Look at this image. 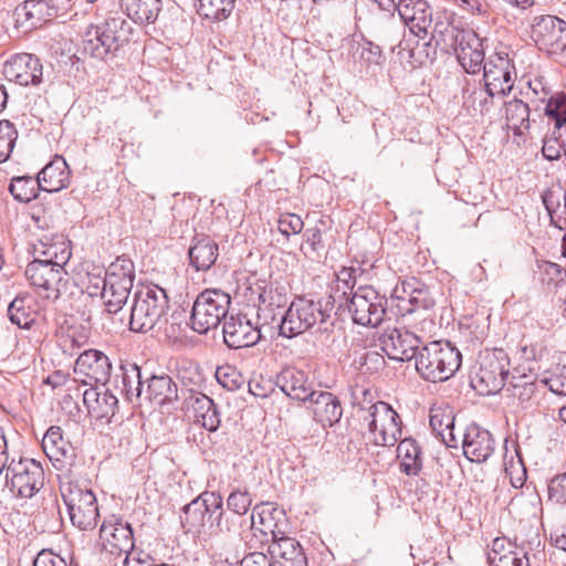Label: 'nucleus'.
I'll use <instances>...</instances> for the list:
<instances>
[{
  "label": "nucleus",
  "instance_id": "393cba45",
  "mask_svg": "<svg viewBox=\"0 0 566 566\" xmlns=\"http://www.w3.org/2000/svg\"><path fill=\"white\" fill-rule=\"evenodd\" d=\"M495 450V439L485 428L475 422L470 423L463 433V455L475 463H484Z\"/></svg>",
  "mask_w": 566,
  "mask_h": 566
},
{
  "label": "nucleus",
  "instance_id": "39448f33",
  "mask_svg": "<svg viewBox=\"0 0 566 566\" xmlns=\"http://www.w3.org/2000/svg\"><path fill=\"white\" fill-rule=\"evenodd\" d=\"M169 297L165 289L147 285L137 289L133 295L129 315V329L134 333H148L167 313Z\"/></svg>",
  "mask_w": 566,
  "mask_h": 566
},
{
  "label": "nucleus",
  "instance_id": "052dcab7",
  "mask_svg": "<svg viewBox=\"0 0 566 566\" xmlns=\"http://www.w3.org/2000/svg\"><path fill=\"white\" fill-rule=\"evenodd\" d=\"M358 48L360 49L359 57L367 64L380 65L385 62V55L381 48L361 35L358 41Z\"/></svg>",
  "mask_w": 566,
  "mask_h": 566
},
{
  "label": "nucleus",
  "instance_id": "423d86ee",
  "mask_svg": "<svg viewBox=\"0 0 566 566\" xmlns=\"http://www.w3.org/2000/svg\"><path fill=\"white\" fill-rule=\"evenodd\" d=\"M60 493L66 506L70 521L81 531L94 530L99 520L98 503L95 493L71 480L60 481Z\"/></svg>",
  "mask_w": 566,
  "mask_h": 566
},
{
  "label": "nucleus",
  "instance_id": "680f3d73",
  "mask_svg": "<svg viewBox=\"0 0 566 566\" xmlns=\"http://www.w3.org/2000/svg\"><path fill=\"white\" fill-rule=\"evenodd\" d=\"M260 305L270 307H283L287 302V294L284 286H270L259 295ZM261 310V306L259 307Z\"/></svg>",
  "mask_w": 566,
  "mask_h": 566
},
{
  "label": "nucleus",
  "instance_id": "6e6d98bb",
  "mask_svg": "<svg viewBox=\"0 0 566 566\" xmlns=\"http://www.w3.org/2000/svg\"><path fill=\"white\" fill-rule=\"evenodd\" d=\"M248 521L247 516L223 509L214 533L235 534L248 525Z\"/></svg>",
  "mask_w": 566,
  "mask_h": 566
},
{
  "label": "nucleus",
  "instance_id": "79ce46f5",
  "mask_svg": "<svg viewBox=\"0 0 566 566\" xmlns=\"http://www.w3.org/2000/svg\"><path fill=\"white\" fill-rule=\"evenodd\" d=\"M35 302L29 294H20L8 306L10 322L20 328H30L36 318Z\"/></svg>",
  "mask_w": 566,
  "mask_h": 566
},
{
  "label": "nucleus",
  "instance_id": "864d4df0",
  "mask_svg": "<svg viewBox=\"0 0 566 566\" xmlns=\"http://www.w3.org/2000/svg\"><path fill=\"white\" fill-rule=\"evenodd\" d=\"M18 130L8 119L0 120V164L7 161L14 148Z\"/></svg>",
  "mask_w": 566,
  "mask_h": 566
},
{
  "label": "nucleus",
  "instance_id": "72a5a7b5",
  "mask_svg": "<svg viewBox=\"0 0 566 566\" xmlns=\"http://www.w3.org/2000/svg\"><path fill=\"white\" fill-rule=\"evenodd\" d=\"M36 258L33 261H41L64 266L71 258V248L63 234H56L53 238L43 235L34 248Z\"/></svg>",
  "mask_w": 566,
  "mask_h": 566
},
{
  "label": "nucleus",
  "instance_id": "a19ab883",
  "mask_svg": "<svg viewBox=\"0 0 566 566\" xmlns=\"http://www.w3.org/2000/svg\"><path fill=\"white\" fill-rule=\"evenodd\" d=\"M397 457L400 459L399 469L406 475L416 476L422 470V450L415 439L400 438Z\"/></svg>",
  "mask_w": 566,
  "mask_h": 566
},
{
  "label": "nucleus",
  "instance_id": "412c9836",
  "mask_svg": "<svg viewBox=\"0 0 566 566\" xmlns=\"http://www.w3.org/2000/svg\"><path fill=\"white\" fill-rule=\"evenodd\" d=\"M184 397L182 409L192 419L193 423L199 424L209 432H216L221 423L218 405L207 395L187 390Z\"/></svg>",
  "mask_w": 566,
  "mask_h": 566
},
{
  "label": "nucleus",
  "instance_id": "5fc2aeb1",
  "mask_svg": "<svg viewBox=\"0 0 566 566\" xmlns=\"http://www.w3.org/2000/svg\"><path fill=\"white\" fill-rule=\"evenodd\" d=\"M532 549L531 543H523L514 551H507L506 555L499 556L490 566H531L528 553Z\"/></svg>",
  "mask_w": 566,
  "mask_h": 566
},
{
  "label": "nucleus",
  "instance_id": "603ef678",
  "mask_svg": "<svg viewBox=\"0 0 566 566\" xmlns=\"http://www.w3.org/2000/svg\"><path fill=\"white\" fill-rule=\"evenodd\" d=\"M107 276L118 277L119 280L129 282V286H134L135 264L130 258L123 254L117 256L105 270Z\"/></svg>",
  "mask_w": 566,
  "mask_h": 566
},
{
  "label": "nucleus",
  "instance_id": "4468645a",
  "mask_svg": "<svg viewBox=\"0 0 566 566\" xmlns=\"http://www.w3.org/2000/svg\"><path fill=\"white\" fill-rule=\"evenodd\" d=\"M447 32L450 38V46L453 49L461 66L468 73H479L485 60L484 40L473 30L452 27Z\"/></svg>",
  "mask_w": 566,
  "mask_h": 566
},
{
  "label": "nucleus",
  "instance_id": "ea45409f",
  "mask_svg": "<svg viewBox=\"0 0 566 566\" xmlns=\"http://www.w3.org/2000/svg\"><path fill=\"white\" fill-rule=\"evenodd\" d=\"M128 18L140 24L155 23L161 11V0H119Z\"/></svg>",
  "mask_w": 566,
  "mask_h": 566
},
{
  "label": "nucleus",
  "instance_id": "e2e57ef3",
  "mask_svg": "<svg viewBox=\"0 0 566 566\" xmlns=\"http://www.w3.org/2000/svg\"><path fill=\"white\" fill-rule=\"evenodd\" d=\"M548 500L566 505V472L556 474L547 483Z\"/></svg>",
  "mask_w": 566,
  "mask_h": 566
},
{
  "label": "nucleus",
  "instance_id": "c9c22d12",
  "mask_svg": "<svg viewBox=\"0 0 566 566\" xmlns=\"http://www.w3.org/2000/svg\"><path fill=\"white\" fill-rule=\"evenodd\" d=\"M251 514H254L256 523L271 535V543L277 542L289 533V521L284 510L261 504L255 505Z\"/></svg>",
  "mask_w": 566,
  "mask_h": 566
},
{
  "label": "nucleus",
  "instance_id": "3c124183",
  "mask_svg": "<svg viewBox=\"0 0 566 566\" xmlns=\"http://www.w3.org/2000/svg\"><path fill=\"white\" fill-rule=\"evenodd\" d=\"M333 220L328 217H321L312 227L306 228L303 233L304 241L313 252L325 249V237L332 230Z\"/></svg>",
  "mask_w": 566,
  "mask_h": 566
},
{
  "label": "nucleus",
  "instance_id": "b1692460",
  "mask_svg": "<svg viewBox=\"0 0 566 566\" xmlns=\"http://www.w3.org/2000/svg\"><path fill=\"white\" fill-rule=\"evenodd\" d=\"M83 402L88 415L102 423H119L118 398L108 389L101 390L97 386L90 387L83 392Z\"/></svg>",
  "mask_w": 566,
  "mask_h": 566
},
{
  "label": "nucleus",
  "instance_id": "13d9d810",
  "mask_svg": "<svg viewBox=\"0 0 566 566\" xmlns=\"http://www.w3.org/2000/svg\"><path fill=\"white\" fill-rule=\"evenodd\" d=\"M218 382L226 389L234 391L244 382L242 374L232 365L226 364L216 369Z\"/></svg>",
  "mask_w": 566,
  "mask_h": 566
},
{
  "label": "nucleus",
  "instance_id": "7ed1b4c3",
  "mask_svg": "<svg viewBox=\"0 0 566 566\" xmlns=\"http://www.w3.org/2000/svg\"><path fill=\"white\" fill-rule=\"evenodd\" d=\"M462 354L449 340H434L422 345L416 357L418 375L426 381L443 382L460 369Z\"/></svg>",
  "mask_w": 566,
  "mask_h": 566
},
{
  "label": "nucleus",
  "instance_id": "2f4dec72",
  "mask_svg": "<svg viewBox=\"0 0 566 566\" xmlns=\"http://www.w3.org/2000/svg\"><path fill=\"white\" fill-rule=\"evenodd\" d=\"M219 256L218 243L205 233H196L188 249L189 265L197 272H206L214 265Z\"/></svg>",
  "mask_w": 566,
  "mask_h": 566
},
{
  "label": "nucleus",
  "instance_id": "cd10ccee",
  "mask_svg": "<svg viewBox=\"0 0 566 566\" xmlns=\"http://www.w3.org/2000/svg\"><path fill=\"white\" fill-rule=\"evenodd\" d=\"M59 9L53 0H25L13 11L17 24L28 23L39 28L57 15Z\"/></svg>",
  "mask_w": 566,
  "mask_h": 566
},
{
  "label": "nucleus",
  "instance_id": "69168bd1",
  "mask_svg": "<svg viewBox=\"0 0 566 566\" xmlns=\"http://www.w3.org/2000/svg\"><path fill=\"white\" fill-rule=\"evenodd\" d=\"M541 198L549 216L553 213V210L563 205L562 201H566V191L562 188L560 185H556L544 190Z\"/></svg>",
  "mask_w": 566,
  "mask_h": 566
},
{
  "label": "nucleus",
  "instance_id": "c03bdc74",
  "mask_svg": "<svg viewBox=\"0 0 566 566\" xmlns=\"http://www.w3.org/2000/svg\"><path fill=\"white\" fill-rule=\"evenodd\" d=\"M459 332L461 337L474 348L488 337V319L480 314L465 315L459 321Z\"/></svg>",
  "mask_w": 566,
  "mask_h": 566
},
{
  "label": "nucleus",
  "instance_id": "bb28decb",
  "mask_svg": "<svg viewBox=\"0 0 566 566\" xmlns=\"http://www.w3.org/2000/svg\"><path fill=\"white\" fill-rule=\"evenodd\" d=\"M509 388L511 396L517 399L520 406L524 409L535 405L539 391V375L533 376L532 369L518 365L512 369L509 378Z\"/></svg>",
  "mask_w": 566,
  "mask_h": 566
},
{
  "label": "nucleus",
  "instance_id": "dca6fc26",
  "mask_svg": "<svg viewBox=\"0 0 566 566\" xmlns=\"http://www.w3.org/2000/svg\"><path fill=\"white\" fill-rule=\"evenodd\" d=\"M516 78V70L507 48L502 46L491 54L483 64V81L490 90L500 91L502 96L511 93Z\"/></svg>",
  "mask_w": 566,
  "mask_h": 566
},
{
  "label": "nucleus",
  "instance_id": "9b49d317",
  "mask_svg": "<svg viewBox=\"0 0 566 566\" xmlns=\"http://www.w3.org/2000/svg\"><path fill=\"white\" fill-rule=\"evenodd\" d=\"M352 321L364 327H378L387 317L388 300L373 286H359L346 300Z\"/></svg>",
  "mask_w": 566,
  "mask_h": 566
},
{
  "label": "nucleus",
  "instance_id": "4be33fe9",
  "mask_svg": "<svg viewBox=\"0 0 566 566\" xmlns=\"http://www.w3.org/2000/svg\"><path fill=\"white\" fill-rule=\"evenodd\" d=\"M4 78L21 86L42 83L43 66L40 59L31 53H17L6 61L2 69Z\"/></svg>",
  "mask_w": 566,
  "mask_h": 566
},
{
  "label": "nucleus",
  "instance_id": "a211bd4d",
  "mask_svg": "<svg viewBox=\"0 0 566 566\" xmlns=\"http://www.w3.org/2000/svg\"><path fill=\"white\" fill-rule=\"evenodd\" d=\"M531 27V36L541 51L557 54L566 50V21L563 19L552 14L537 15Z\"/></svg>",
  "mask_w": 566,
  "mask_h": 566
},
{
  "label": "nucleus",
  "instance_id": "20e7f679",
  "mask_svg": "<svg viewBox=\"0 0 566 566\" xmlns=\"http://www.w3.org/2000/svg\"><path fill=\"white\" fill-rule=\"evenodd\" d=\"M511 358L503 348H485L479 353L470 374V385L480 396L499 394L511 377Z\"/></svg>",
  "mask_w": 566,
  "mask_h": 566
},
{
  "label": "nucleus",
  "instance_id": "f3484780",
  "mask_svg": "<svg viewBox=\"0 0 566 566\" xmlns=\"http://www.w3.org/2000/svg\"><path fill=\"white\" fill-rule=\"evenodd\" d=\"M72 382L85 386H105L112 374V363L109 358L98 349H87L80 354L75 360Z\"/></svg>",
  "mask_w": 566,
  "mask_h": 566
},
{
  "label": "nucleus",
  "instance_id": "aec40b11",
  "mask_svg": "<svg viewBox=\"0 0 566 566\" xmlns=\"http://www.w3.org/2000/svg\"><path fill=\"white\" fill-rule=\"evenodd\" d=\"M223 343L230 349H242L256 345L261 337V331L254 325L247 314H230L223 322Z\"/></svg>",
  "mask_w": 566,
  "mask_h": 566
},
{
  "label": "nucleus",
  "instance_id": "2eb2a0df",
  "mask_svg": "<svg viewBox=\"0 0 566 566\" xmlns=\"http://www.w3.org/2000/svg\"><path fill=\"white\" fill-rule=\"evenodd\" d=\"M29 283L36 289L38 294L46 300L55 301L61 295V289L67 284V275L64 266L32 261L24 271Z\"/></svg>",
  "mask_w": 566,
  "mask_h": 566
},
{
  "label": "nucleus",
  "instance_id": "37998d69",
  "mask_svg": "<svg viewBox=\"0 0 566 566\" xmlns=\"http://www.w3.org/2000/svg\"><path fill=\"white\" fill-rule=\"evenodd\" d=\"M133 286L129 282L106 275V287L103 300L107 313L116 314L126 304Z\"/></svg>",
  "mask_w": 566,
  "mask_h": 566
},
{
  "label": "nucleus",
  "instance_id": "f03ea898",
  "mask_svg": "<svg viewBox=\"0 0 566 566\" xmlns=\"http://www.w3.org/2000/svg\"><path fill=\"white\" fill-rule=\"evenodd\" d=\"M334 298H308L304 295L296 296L281 317L279 334L282 337L293 338L301 335L316 324L319 329L328 332L334 323L328 324L331 313L334 310Z\"/></svg>",
  "mask_w": 566,
  "mask_h": 566
},
{
  "label": "nucleus",
  "instance_id": "ddd939ff",
  "mask_svg": "<svg viewBox=\"0 0 566 566\" xmlns=\"http://www.w3.org/2000/svg\"><path fill=\"white\" fill-rule=\"evenodd\" d=\"M102 552L114 558L132 554L135 548L134 530L119 515L106 517L99 527Z\"/></svg>",
  "mask_w": 566,
  "mask_h": 566
},
{
  "label": "nucleus",
  "instance_id": "a18cd8bd",
  "mask_svg": "<svg viewBox=\"0 0 566 566\" xmlns=\"http://www.w3.org/2000/svg\"><path fill=\"white\" fill-rule=\"evenodd\" d=\"M9 191L17 201L28 203L39 196L42 187L36 176H15L10 181Z\"/></svg>",
  "mask_w": 566,
  "mask_h": 566
},
{
  "label": "nucleus",
  "instance_id": "473e14b6",
  "mask_svg": "<svg viewBox=\"0 0 566 566\" xmlns=\"http://www.w3.org/2000/svg\"><path fill=\"white\" fill-rule=\"evenodd\" d=\"M455 416L449 405H434L430 408L429 424L432 432L448 448H458V439L454 434Z\"/></svg>",
  "mask_w": 566,
  "mask_h": 566
},
{
  "label": "nucleus",
  "instance_id": "0eeeda50",
  "mask_svg": "<svg viewBox=\"0 0 566 566\" xmlns=\"http://www.w3.org/2000/svg\"><path fill=\"white\" fill-rule=\"evenodd\" d=\"M223 509L219 492L203 491L182 507L181 526L186 533H214Z\"/></svg>",
  "mask_w": 566,
  "mask_h": 566
},
{
  "label": "nucleus",
  "instance_id": "c756f323",
  "mask_svg": "<svg viewBox=\"0 0 566 566\" xmlns=\"http://www.w3.org/2000/svg\"><path fill=\"white\" fill-rule=\"evenodd\" d=\"M307 402L314 420L323 427H333L343 416L340 400L333 392L317 390Z\"/></svg>",
  "mask_w": 566,
  "mask_h": 566
},
{
  "label": "nucleus",
  "instance_id": "a878e982",
  "mask_svg": "<svg viewBox=\"0 0 566 566\" xmlns=\"http://www.w3.org/2000/svg\"><path fill=\"white\" fill-rule=\"evenodd\" d=\"M409 30L423 39L432 23V9L426 0H399L396 8Z\"/></svg>",
  "mask_w": 566,
  "mask_h": 566
},
{
  "label": "nucleus",
  "instance_id": "1a4fd4ad",
  "mask_svg": "<svg viewBox=\"0 0 566 566\" xmlns=\"http://www.w3.org/2000/svg\"><path fill=\"white\" fill-rule=\"evenodd\" d=\"M401 287L407 297H398V314L402 317L415 316V321L429 319L433 323L438 294L436 286H430L411 276L401 282Z\"/></svg>",
  "mask_w": 566,
  "mask_h": 566
},
{
  "label": "nucleus",
  "instance_id": "f257e3e1",
  "mask_svg": "<svg viewBox=\"0 0 566 566\" xmlns=\"http://www.w3.org/2000/svg\"><path fill=\"white\" fill-rule=\"evenodd\" d=\"M134 28L122 14H109L104 21L91 25L82 43L84 54L108 61L124 53L132 42Z\"/></svg>",
  "mask_w": 566,
  "mask_h": 566
},
{
  "label": "nucleus",
  "instance_id": "58836bf2",
  "mask_svg": "<svg viewBox=\"0 0 566 566\" xmlns=\"http://www.w3.org/2000/svg\"><path fill=\"white\" fill-rule=\"evenodd\" d=\"M120 391L126 400L133 402L144 398L146 377H144L142 368L135 363H126L120 365Z\"/></svg>",
  "mask_w": 566,
  "mask_h": 566
},
{
  "label": "nucleus",
  "instance_id": "f704fd0d",
  "mask_svg": "<svg viewBox=\"0 0 566 566\" xmlns=\"http://www.w3.org/2000/svg\"><path fill=\"white\" fill-rule=\"evenodd\" d=\"M71 171L62 156L55 155L36 175L42 191L57 192L69 186Z\"/></svg>",
  "mask_w": 566,
  "mask_h": 566
},
{
  "label": "nucleus",
  "instance_id": "f8f14e48",
  "mask_svg": "<svg viewBox=\"0 0 566 566\" xmlns=\"http://www.w3.org/2000/svg\"><path fill=\"white\" fill-rule=\"evenodd\" d=\"M6 470V486L15 497L31 499L44 486V470L34 459H11Z\"/></svg>",
  "mask_w": 566,
  "mask_h": 566
},
{
  "label": "nucleus",
  "instance_id": "bf43d9fd",
  "mask_svg": "<svg viewBox=\"0 0 566 566\" xmlns=\"http://www.w3.org/2000/svg\"><path fill=\"white\" fill-rule=\"evenodd\" d=\"M251 505L252 495L247 489L241 490L239 488H235L230 492V494L227 497L228 511L235 512L241 516H247Z\"/></svg>",
  "mask_w": 566,
  "mask_h": 566
},
{
  "label": "nucleus",
  "instance_id": "4c0bfd02",
  "mask_svg": "<svg viewBox=\"0 0 566 566\" xmlns=\"http://www.w3.org/2000/svg\"><path fill=\"white\" fill-rule=\"evenodd\" d=\"M530 106L518 98L505 103V115L507 126L513 130L515 137H518L517 145L526 142L525 133L531 127Z\"/></svg>",
  "mask_w": 566,
  "mask_h": 566
},
{
  "label": "nucleus",
  "instance_id": "09e8293b",
  "mask_svg": "<svg viewBox=\"0 0 566 566\" xmlns=\"http://www.w3.org/2000/svg\"><path fill=\"white\" fill-rule=\"evenodd\" d=\"M539 382L557 396H566V361H557L539 374Z\"/></svg>",
  "mask_w": 566,
  "mask_h": 566
},
{
  "label": "nucleus",
  "instance_id": "49530a36",
  "mask_svg": "<svg viewBox=\"0 0 566 566\" xmlns=\"http://www.w3.org/2000/svg\"><path fill=\"white\" fill-rule=\"evenodd\" d=\"M491 85L475 86L464 96V104L479 112L482 116L489 114L494 107V97L502 96L500 91H491Z\"/></svg>",
  "mask_w": 566,
  "mask_h": 566
},
{
  "label": "nucleus",
  "instance_id": "338daca9",
  "mask_svg": "<svg viewBox=\"0 0 566 566\" xmlns=\"http://www.w3.org/2000/svg\"><path fill=\"white\" fill-rule=\"evenodd\" d=\"M249 522L252 537L247 542V545L250 548L263 547L265 545L269 546L271 544V535L256 523L254 514H250Z\"/></svg>",
  "mask_w": 566,
  "mask_h": 566
},
{
  "label": "nucleus",
  "instance_id": "6ab92c4d",
  "mask_svg": "<svg viewBox=\"0 0 566 566\" xmlns=\"http://www.w3.org/2000/svg\"><path fill=\"white\" fill-rule=\"evenodd\" d=\"M378 345L392 360H416L418 352L422 347L419 336L408 329L387 328L378 337Z\"/></svg>",
  "mask_w": 566,
  "mask_h": 566
},
{
  "label": "nucleus",
  "instance_id": "6e6552de",
  "mask_svg": "<svg viewBox=\"0 0 566 566\" xmlns=\"http://www.w3.org/2000/svg\"><path fill=\"white\" fill-rule=\"evenodd\" d=\"M361 418L368 422V430L374 436L377 446L391 447L402 434L401 418L399 413L387 402L378 400L370 406L358 403Z\"/></svg>",
  "mask_w": 566,
  "mask_h": 566
},
{
  "label": "nucleus",
  "instance_id": "0e129e2a",
  "mask_svg": "<svg viewBox=\"0 0 566 566\" xmlns=\"http://www.w3.org/2000/svg\"><path fill=\"white\" fill-rule=\"evenodd\" d=\"M279 231L289 238L291 234H298L304 228L302 218L295 213H283L277 220Z\"/></svg>",
  "mask_w": 566,
  "mask_h": 566
},
{
  "label": "nucleus",
  "instance_id": "7c9ffc66",
  "mask_svg": "<svg viewBox=\"0 0 566 566\" xmlns=\"http://www.w3.org/2000/svg\"><path fill=\"white\" fill-rule=\"evenodd\" d=\"M276 384L286 396L302 402H307L317 391L312 388L307 374L295 367L284 368L277 375Z\"/></svg>",
  "mask_w": 566,
  "mask_h": 566
},
{
  "label": "nucleus",
  "instance_id": "8fccbe9b",
  "mask_svg": "<svg viewBox=\"0 0 566 566\" xmlns=\"http://www.w3.org/2000/svg\"><path fill=\"white\" fill-rule=\"evenodd\" d=\"M516 355L524 361H539L548 355V348L544 339L523 335L517 343Z\"/></svg>",
  "mask_w": 566,
  "mask_h": 566
},
{
  "label": "nucleus",
  "instance_id": "774afa93",
  "mask_svg": "<svg viewBox=\"0 0 566 566\" xmlns=\"http://www.w3.org/2000/svg\"><path fill=\"white\" fill-rule=\"evenodd\" d=\"M542 154L548 161L560 159L562 155H566V139L556 142L555 137H545Z\"/></svg>",
  "mask_w": 566,
  "mask_h": 566
},
{
  "label": "nucleus",
  "instance_id": "9d476101",
  "mask_svg": "<svg viewBox=\"0 0 566 566\" xmlns=\"http://www.w3.org/2000/svg\"><path fill=\"white\" fill-rule=\"evenodd\" d=\"M231 296L217 289L205 290L193 302L190 323L191 328L199 334H207L219 326L228 317Z\"/></svg>",
  "mask_w": 566,
  "mask_h": 566
},
{
  "label": "nucleus",
  "instance_id": "de8ad7c7",
  "mask_svg": "<svg viewBox=\"0 0 566 566\" xmlns=\"http://www.w3.org/2000/svg\"><path fill=\"white\" fill-rule=\"evenodd\" d=\"M198 14L212 22L228 19L235 6V0H198Z\"/></svg>",
  "mask_w": 566,
  "mask_h": 566
},
{
  "label": "nucleus",
  "instance_id": "c85d7f7f",
  "mask_svg": "<svg viewBox=\"0 0 566 566\" xmlns=\"http://www.w3.org/2000/svg\"><path fill=\"white\" fill-rule=\"evenodd\" d=\"M144 399L164 407L175 403L179 399L177 382L166 373L146 376Z\"/></svg>",
  "mask_w": 566,
  "mask_h": 566
},
{
  "label": "nucleus",
  "instance_id": "5701e85b",
  "mask_svg": "<svg viewBox=\"0 0 566 566\" xmlns=\"http://www.w3.org/2000/svg\"><path fill=\"white\" fill-rule=\"evenodd\" d=\"M41 446L43 452L57 471L64 474L71 472L76 454L71 442L63 438L61 427H50L42 439Z\"/></svg>",
  "mask_w": 566,
  "mask_h": 566
},
{
  "label": "nucleus",
  "instance_id": "e433bc0d",
  "mask_svg": "<svg viewBox=\"0 0 566 566\" xmlns=\"http://www.w3.org/2000/svg\"><path fill=\"white\" fill-rule=\"evenodd\" d=\"M268 552L272 559L280 557L284 566H307V557L300 542L289 536V533L275 543H271Z\"/></svg>",
  "mask_w": 566,
  "mask_h": 566
},
{
  "label": "nucleus",
  "instance_id": "4d7b16f0",
  "mask_svg": "<svg viewBox=\"0 0 566 566\" xmlns=\"http://www.w3.org/2000/svg\"><path fill=\"white\" fill-rule=\"evenodd\" d=\"M544 114L554 123L566 124V93L557 92L548 97Z\"/></svg>",
  "mask_w": 566,
  "mask_h": 566
}]
</instances>
